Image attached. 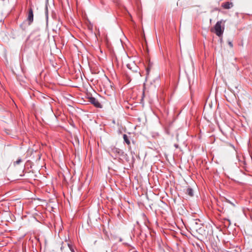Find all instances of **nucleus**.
<instances>
[{
  "mask_svg": "<svg viewBox=\"0 0 252 252\" xmlns=\"http://www.w3.org/2000/svg\"><path fill=\"white\" fill-rule=\"evenodd\" d=\"M123 138H124V141L125 142L127 145H130V140L128 137V136H127L126 134H124L123 135Z\"/></svg>",
  "mask_w": 252,
  "mask_h": 252,
  "instance_id": "obj_5",
  "label": "nucleus"
},
{
  "mask_svg": "<svg viewBox=\"0 0 252 252\" xmlns=\"http://www.w3.org/2000/svg\"><path fill=\"white\" fill-rule=\"evenodd\" d=\"M111 153L112 155L116 157L121 156L124 153L123 151L116 147H113L111 149Z\"/></svg>",
  "mask_w": 252,
  "mask_h": 252,
  "instance_id": "obj_2",
  "label": "nucleus"
},
{
  "mask_svg": "<svg viewBox=\"0 0 252 252\" xmlns=\"http://www.w3.org/2000/svg\"><path fill=\"white\" fill-rule=\"evenodd\" d=\"M226 201L228 203H230L231 204V205H232L233 206H235V204L234 203H233L232 202H231L230 200L226 199Z\"/></svg>",
  "mask_w": 252,
  "mask_h": 252,
  "instance_id": "obj_10",
  "label": "nucleus"
},
{
  "mask_svg": "<svg viewBox=\"0 0 252 252\" xmlns=\"http://www.w3.org/2000/svg\"><path fill=\"white\" fill-rule=\"evenodd\" d=\"M90 102H91L92 104H94V98L92 97H91L90 98Z\"/></svg>",
  "mask_w": 252,
  "mask_h": 252,
  "instance_id": "obj_9",
  "label": "nucleus"
},
{
  "mask_svg": "<svg viewBox=\"0 0 252 252\" xmlns=\"http://www.w3.org/2000/svg\"><path fill=\"white\" fill-rule=\"evenodd\" d=\"M100 36V32L98 31L97 35L95 34V37L98 39V38Z\"/></svg>",
  "mask_w": 252,
  "mask_h": 252,
  "instance_id": "obj_12",
  "label": "nucleus"
},
{
  "mask_svg": "<svg viewBox=\"0 0 252 252\" xmlns=\"http://www.w3.org/2000/svg\"><path fill=\"white\" fill-rule=\"evenodd\" d=\"M150 68H149V67H147V68H146V72H147V74H149V72H150Z\"/></svg>",
  "mask_w": 252,
  "mask_h": 252,
  "instance_id": "obj_13",
  "label": "nucleus"
},
{
  "mask_svg": "<svg viewBox=\"0 0 252 252\" xmlns=\"http://www.w3.org/2000/svg\"><path fill=\"white\" fill-rule=\"evenodd\" d=\"M221 7L225 9H228L233 7V4L231 2L226 1L221 3Z\"/></svg>",
  "mask_w": 252,
  "mask_h": 252,
  "instance_id": "obj_3",
  "label": "nucleus"
},
{
  "mask_svg": "<svg viewBox=\"0 0 252 252\" xmlns=\"http://www.w3.org/2000/svg\"><path fill=\"white\" fill-rule=\"evenodd\" d=\"M200 220L198 219L194 220H193V221L192 222V225H193L194 223L195 224H198V222H200Z\"/></svg>",
  "mask_w": 252,
  "mask_h": 252,
  "instance_id": "obj_8",
  "label": "nucleus"
},
{
  "mask_svg": "<svg viewBox=\"0 0 252 252\" xmlns=\"http://www.w3.org/2000/svg\"><path fill=\"white\" fill-rule=\"evenodd\" d=\"M222 22V20L218 21L215 25L214 29L211 30V32H214L219 37L222 36L224 30V27H221Z\"/></svg>",
  "mask_w": 252,
  "mask_h": 252,
  "instance_id": "obj_1",
  "label": "nucleus"
},
{
  "mask_svg": "<svg viewBox=\"0 0 252 252\" xmlns=\"http://www.w3.org/2000/svg\"><path fill=\"white\" fill-rule=\"evenodd\" d=\"M95 107L101 108L102 107V105L99 102L98 98L95 97Z\"/></svg>",
  "mask_w": 252,
  "mask_h": 252,
  "instance_id": "obj_7",
  "label": "nucleus"
},
{
  "mask_svg": "<svg viewBox=\"0 0 252 252\" xmlns=\"http://www.w3.org/2000/svg\"><path fill=\"white\" fill-rule=\"evenodd\" d=\"M21 162V159H18L17 160H16V161L15 162V163H16V164H19Z\"/></svg>",
  "mask_w": 252,
  "mask_h": 252,
  "instance_id": "obj_11",
  "label": "nucleus"
},
{
  "mask_svg": "<svg viewBox=\"0 0 252 252\" xmlns=\"http://www.w3.org/2000/svg\"><path fill=\"white\" fill-rule=\"evenodd\" d=\"M228 44L231 47H233V44L232 43L231 41H229L228 42Z\"/></svg>",
  "mask_w": 252,
  "mask_h": 252,
  "instance_id": "obj_14",
  "label": "nucleus"
},
{
  "mask_svg": "<svg viewBox=\"0 0 252 252\" xmlns=\"http://www.w3.org/2000/svg\"><path fill=\"white\" fill-rule=\"evenodd\" d=\"M33 20V11L32 9H30L29 12L28 20L29 21V24H30Z\"/></svg>",
  "mask_w": 252,
  "mask_h": 252,
  "instance_id": "obj_4",
  "label": "nucleus"
},
{
  "mask_svg": "<svg viewBox=\"0 0 252 252\" xmlns=\"http://www.w3.org/2000/svg\"><path fill=\"white\" fill-rule=\"evenodd\" d=\"M46 19H47V20H48V12H47V8L46 7Z\"/></svg>",
  "mask_w": 252,
  "mask_h": 252,
  "instance_id": "obj_15",
  "label": "nucleus"
},
{
  "mask_svg": "<svg viewBox=\"0 0 252 252\" xmlns=\"http://www.w3.org/2000/svg\"><path fill=\"white\" fill-rule=\"evenodd\" d=\"M97 95L98 96V97H100V95H99V94H97Z\"/></svg>",
  "mask_w": 252,
  "mask_h": 252,
  "instance_id": "obj_16",
  "label": "nucleus"
},
{
  "mask_svg": "<svg viewBox=\"0 0 252 252\" xmlns=\"http://www.w3.org/2000/svg\"><path fill=\"white\" fill-rule=\"evenodd\" d=\"M95 73H96V69L95 70Z\"/></svg>",
  "mask_w": 252,
  "mask_h": 252,
  "instance_id": "obj_17",
  "label": "nucleus"
},
{
  "mask_svg": "<svg viewBox=\"0 0 252 252\" xmlns=\"http://www.w3.org/2000/svg\"><path fill=\"white\" fill-rule=\"evenodd\" d=\"M186 193L190 196H192L193 195L192 189L190 188H188L186 190Z\"/></svg>",
  "mask_w": 252,
  "mask_h": 252,
  "instance_id": "obj_6",
  "label": "nucleus"
}]
</instances>
